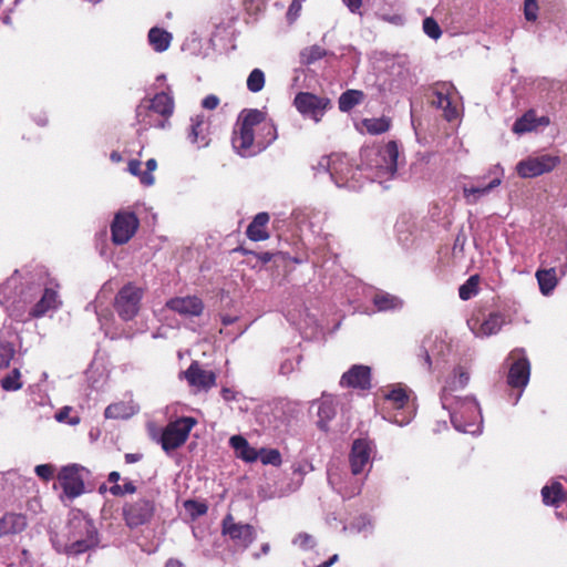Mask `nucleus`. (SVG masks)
<instances>
[{
    "label": "nucleus",
    "instance_id": "f257e3e1",
    "mask_svg": "<svg viewBox=\"0 0 567 567\" xmlns=\"http://www.w3.org/2000/svg\"><path fill=\"white\" fill-rule=\"evenodd\" d=\"M277 138L272 123L265 121V113L257 110H244L233 132L231 144L241 156H254Z\"/></svg>",
    "mask_w": 567,
    "mask_h": 567
},
{
    "label": "nucleus",
    "instance_id": "f03ea898",
    "mask_svg": "<svg viewBox=\"0 0 567 567\" xmlns=\"http://www.w3.org/2000/svg\"><path fill=\"white\" fill-rule=\"evenodd\" d=\"M173 112L174 99L171 87L167 86L152 99L144 97L136 106L135 117L142 131L151 127L165 128Z\"/></svg>",
    "mask_w": 567,
    "mask_h": 567
},
{
    "label": "nucleus",
    "instance_id": "7ed1b4c3",
    "mask_svg": "<svg viewBox=\"0 0 567 567\" xmlns=\"http://www.w3.org/2000/svg\"><path fill=\"white\" fill-rule=\"evenodd\" d=\"M68 539L66 551L69 554L79 555L99 544V533L95 528L93 520L87 517L83 512L76 511L72 513L68 523Z\"/></svg>",
    "mask_w": 567,
    "mask_h": 567
},
{
    "label": "nucleus",
    "instance_id": "20e7f679",
    "mask_svg": "<svg viewBox=\"0 0 567 567\" xmlns=\"http://www.w3.org/2000/svg\"><path fill=\"white\" fill-rule=\"evenodd\" d=\"M452 406L443 408L450 413V419L458 432L474 433V427L481 419V409L474 396H460L451 403Z\"/></svg>",
    "mask_w": 567,
    "mask_h": 567
},
{
    "label": "nucleus",
    "instance_id": "39448f33",
    "mask_svg": "<svg viewBox=\"0 0 567 567\" xmlns=\"http://www.w3.org/2000/svg\"><path fill=\"white\" fill-rule=\"evenodd\" d=\"M365 156H373L369 166L374 169L373 177L380 179V183L382 178H391L396 173L399 150L395 142L391 141L379 150L367 151Z\"/></svg>",
    "mask_w": 567,
    "mask_h": 567
},
{
    "label": "nucleus",
    "instance_id": "423d86ee",
    "mask_svg": "<svg viewBox=\"0 0 567 567\" xmlns=\"http://www.w3.org/2000/svg\"><path fill=\"white\" fill-rule=\"evenodd\" d=\"M197 421L192 416H183L167 424L161 436L162 449L169 453L182 446Z\"/></svg>",
    "mask_w": 567,
    "mask_h": 567
},
{
    "label": "nucleus",
    "instance_id": "0eeeda50",
    "mask_svg": "<svg viewBox=\"0 0 567 567\" xmlns=\"http://www.w3.org/2000/svg\"><path fill=\"white\" fill-rule=\"evenodd\" d=\"M143 290L133 285L127 284L117 292L114 300V308L121 319L132 320L140 311Z\"/></svg>",
    "mask_w": 567,
    "mask_h": 567
},
{
    "label": "nucleus",
    "instance_id": "6e6552de",
    "mask_svg": "<svg viewBox=\"0 0 567 567\" xmlns=\"http://www.w3.org/2000/svg\"><path fill=\"white\" fill-rule=\"evenodd\" d=\"M155 511L156 506L152 497H141L134 502L126 503L123 507V515L126 525L130 528H136L150 523Z\"/></svg>",
    "mask_w": 567,
    "mask_h": 567
},
{
    "label": "nucleus",
    "instance_id": "1a4fd4ad",
    "mask_svg": "<svg viewBox=\"0 0 567 567\" xmlns=\"http://www.w3.org/2000/svg\"><path fill=\"white\" fill-rule=\"evenodd\" d=\"M507 360L511 362L507 383L512 388L523 390L527 385L530 375V364L525 350L520 348L513 350Z\"/></svg>",
    "mask_w": 567,
    "mask_h": 567
},
{
    "label": "nucleus",
    "instance_id": "9d476101",
    "mask_svg": "<svg viewBox=\"0 0 567 567\" xmlns=\"http://www.w3.org/2000/svg\"><path fill=\"white\" fill-rule=\"evenodd\" d=\"M223 535L228 536L234 546L245 550L255 540L256 533L251 525L236 523L234 517L228 514L223 519Z\"/></svg>",
    "mask_w": 567,
    "mask_h": 567
},
{
    "label": "nucleus",
    "instance_id": "9b49d317",
    "mask_svg": "<svg viewBox=\"0 0 567 567\" xmlns=\"http://www.w3.org/2000/svg\"><path fill=\"white\" fill-rule=\"evenodd\" d=\"M293 105L303 116L311 117L318 123L330 105V100L309 92H299L295 96Z\"/></svg>",
    "mask_w": 567,
    "mask_h": 567
},
{
    "label": "nucleus",
    "instance_id": "f8f14e48",
    "mask_svg": "<svg viewBox=\"0 0 567 567\" xmlns=\"http://www.w3.org/2000/svg\"><path fill=\"white\" fill-rule=\"evenodd\" d=\"M140 221L132 212H118L111 225L112 241L115 245L126 244L136 233Z\"/></svg>",
    "mask_w": 567,
    "mask_h": 567
},
{
    "label": "nucleus",
    "instance_id": "ddd939ff",
    "mask_svg": "<svg viewBox=\"0 0 567 567\" xmlns=\"http://www.w3.org/2000/svg\"><path fill=\"white\" fill-rule=\"evenodd\" d=\"M470 381V372L462 365H457L453 369L452 373L445 379V383L441 391V404L442 408L452 406V402L460 398L455 393L463 390Z\"/></svg>",
    "mask_w": 567,
    "mask_h": 567
},
{
    "label": "nucleus",
    "instance_id": "4468645a",
    "mask_svg": "<svg viewBox=\"0 0 567 567\" xmlns=\"http://www.w3.org/2000/svg\"><path fill=\"white\" fill-rule=\"evenodd\" d=\"M85 468L78 464H70L61 468L58 480L69 498H75L84 492Z\"/></svg>",
    "mask_w": 567,
    "mask_h": 567
},
{
    "label": "nucleus",
    "instance_id": "2eb2a0df",
    "mask_svg": "<svg viewBox=\"0 0 567 567\" xmlns=\"http://www.w3.org/2000/svg\"><path fill=\"white\" fill-rule=\"evenodd\" d=\"M506 323V316L502 312H491L483 321L472 317L467 319V327L477 338H486L496 334Z\"/></svg>",
    "mask_w": 567,
    "mask_h": 567
},
{
    "label": "nucleus",
    "instance_id": "dca6fc26",
    "mask_svg": "<svg viewBox=\"0 0 567 567\" xmlns=\"http://www.w3.org/2000/svg\"><path fill=\"white\" fill-rule=\"evenodd\" d=\"M558 163V158L550 155H542L528 158L517 164L516 169L520 177L530 178L550 172Z\"/></svg>",
    "mask_w": 567,
    "mask_h": 567
},
{
    "label": "nucleus",
    "instance_id": "f3484780",
    "mask_svg": "<svg viewBox=\"0 0 567 567\" xmlns=\"http://www.w3.org/2000/svg\"><path fill=\"white\" fill-rule=\"evenodd\" d=\"M373 445L364 439L355 440L349 455L350 467L353 475L364 472L367 466H371V454Z\"/></svg>",
    "mask_w": 567,
    "mask_h": 567
},
{
    "label": "nucleus",
    "instance_id": "a211bd4d",
    "mask_svg": "<svg viewBox=\"0 0 567 567\" xmlns=\"http://www.w3.org/2000/svg\"><path fill=\"white\" fill-rule=\"evenodd\" d=\"M184 375L189 385L199 391L207 392L216 385V373L204 369L197 361L190 363Z\"/></svg>",
    "mask_w": 567,
    "mask_h": 567
},
{
    "label": "nucleus",
    "instance_id": "6ab92c4d",
    "mask_svg": "<svg viewBox=\"0 0 567 567\" xmlns=\"http://www.w3.org/2000/svg\"><path fill=\"white\" fill-rule=\"evenodd\" d=\"M61 305L58 291L53 287L45 286L40 300L31 308L28 318L16 316L19 321H25L31 318H41L51 310H56Z\"/></svg>",
    "mask_w": 567,
    "mask_h": 567
},
{
    "label": "nucleus",
    "instance_id": "aec40b11",
    "mask_svg": "<svg viewBox=\"0 0 567 567\" xmlns=\"http://www.w3.org/2000/svg\"><path fill=\"white\" fill-rule=\"evenodd\" d=\"M454 86L451 83L436 84L433 89L431 104L444 111L447 121H453L457 116L456 109L452 105V93Z\"/></svg>",
    "mask_w": 567,
    "mask_h": 567
},
{
    "label": "nucleus",
    "instance_id": "412c9836",
    "mask_svg": "<svg viewBox=\"0 0 567 567\" xmlns=\"http://www.w3.org/2000/svg\"><path fill=\"white\" fill-rule=\"evenodd\" d=\"M357 168H353L347 155L332 154L330 177L337 186H348Z\"/></svg>",
    "mask_w": 567,
    "mask_h": 567
},
{
    "label": "nucleus",
    "instance_id": "4be33fe9",
    "mask_svg": "<svg viewBox=\"0 0 567 567\" xmlns=\"http://www.w3.org/2000/svg\"><path fill=\"white\" fill-rule=\"evenodd\" d=\"M166 307L186 317H197L204 310L203 301L196 296L172 298L166 302Z\"/></svg>",
    "mask_w": 567,
    "mask_h": 567
},
{
    "label": "nucleus",
    "instance_id": "5701e85b",
    "mask_svg": "<svg viewBox=\"0 0 567 567\" xmlns=\"http://www.w3.org/2000/svg\"><path fill=\"white\" fill-rule=\"evenodd\" d=\"M341 385L354 389L368 390L371 388V370L368 365L354 364L343 373L340 380Z\"/></svg>",
    "mask_w": 567,
    "mask_h": 567
},
{
    "label": "nucleus",
    "instance_id": "b1692460",
    "mask_svg": "<svg viewBox=\"0 0 567 567\" xmlns=\"http://www.w3.org/2000/svg\"><path fill=\"white\" fill-rule=\"evenodd\" d=\"M481 177L477 178L478 184L476 186L466 185L463 187V195L467 204H476L481 197L488 195L492 189L502 183L499 176L494 177L487 184L481 183Z\"/></svg>",
    "mask_w": 567,
    "mask_h": 567
},
{
    "label": "nucleus",
    "instance_id": "393cba45",
    "mask_svg": "<svg viewBox=\"0 0 567 567\" xmlns=\"http://www.w3.org/2000/svg\"><path fill=\"white\" fill-rule=\"evenodd\" d=\"M372 303L378 311H396L403 308L404 301L395 296L383 290H378L372 297Z\"/></svg>",
    "mask_w": 567,
    "mask_h": 567
},
{
    "label": "nucleus",
    "instance_id": "a878e982",
    "mask_svg": "<svg viewBox=\"0 0 567 567\" xmlns=\"http://www.w3.org/2000/svg\"><path fill=\"white\" fill-rule=\"evenodd\" d=\"M229 444L234 449L237 457L247 463H252L259 458V452L250 446L248 441L241 435H233L229 439Z\"/></svg>",
    "mask_w": 567,
    "mask_h": 567
},
{
    "label": "nucleus",
    "instance_id": "bb28decb",
    "mask_svg": "<svg viewBox=\"0 0 567 567\" xmlns=\"http://www.w3.org/2000/svg\"><path fill=\"white\" fill-rule=\"evenodd\" d=\"M27 527V518L22 514L8 513L0 518V538L18 534Z\"/></svg>",
    "mask_w": 567,
    "mask_h": 567
},
{
    "label": "nucleus",
    "instance_id": "cd10ccee",
    "mask_svg": "<svg viewBox=\"0 0 567 567\" xmlns=\"http://www.w3.org/2000/svg\"><path fill=\"white\" fill-rule=\"evenodd\" d=\"M192 124L188 133V140L198 147H205L209 144L206 135L207 124L203 114L190 118Z\"/></svg>",
    "mask_w": 567,
    "mask_h": 567
},
{
    "label": "nucleus",
    "instance_id": "c85d7f7f",
    "mask_svg": "<svg viewBox=\"0 0 567 567\" xmlns=\"http://www.w3.org/2000/svg\"><path fill=\"white\" fill-rule=\"evenodd\" d=\"M269 223L268 213L257 214L252 221L248 225L246 234L249 239L254 241L266 240L269 238V234L266 230V226Z\"/></svg>",
    "mask_w": 567,
    "mask_h": 567
},
{
    "label": "nucleus",
    "instance_id": "c756f323",
    "mask_svg": "<svg viewBox=\"0 0 567 567\" xmlns=\"http://www.w3.org/2000/svg\"><path fill=\"white\" fill-rule=\"evenodd\" d=\"M337 409L331 395L323 394L318 406V426L327 431L328 423L336 416Z\"/></svg>",
    "mask_w": 567,
    "mask_h": 567
},
{
    "label": "nucleus",
    "instance_id": "7c9ffc66",
    "mask_svg": "<svg viewBox=\"0 0 567 567\" xmlns=\"http://www.w3.org/2000/svg\"><path fill=\"white\" fill-rule=\"evenodd\" d=\"M536 278L539 285V290L543 295L548 296L553 292L558 284L557 271L555 267L548 269H538Z\"/></svg>",
    "mask_w": 567,
    "mask_h": 567
},
{
    "label": "nucleus",
    "instance_id": "2f4dec72",
    "mask_svg": "<svg viewBox=\"0 0 567 567\" xmlns=\"http://www.w3.org/2000/svg\"><path fill=\"white\" fill-rule=\"evenodd\" d=\"M148 40L156 51L163 52L169 47L172 35L159 28H152L148 32Z\"/></svg>",
    "mask_w": 567,
    "mask_h": 567
},
{
    "label": "nucleus",
    "instance_id": "473e14b6",
    "mask_svg": "<svg viewBox=\"0 0 567 567\" xmlns=\"http://www.w3.org/2000/svg\"><path fill=\"white\" fill-rule=\"evenodd\" d=\"M364 94L359 90H347L339 97V109L349 112L363 101Z\"/></svg>",
    "mask_w": 567,
    "mask_h": 567
},
{
    "label": "nucleus",
    "instance_id": "72a5a7b5",
    "mask_svg": "<svg viewBox=\"0 0 567 567\" xmlns=\"http://www.w3.org/2000/svg\"><path fill=\"white\" fill-rule=\"evenodd\" d=\"M135 413L136 410L134 409V406L125 402L110 404L104 411V415L106 419H127L134 415Z\"/></svg>",
    "mask_w": 567,
    "mask_h": 567
},
{
    "label": "nucleus",
    "instance_id": "f704fd0d",
    "mask_svg": "<svg viewBox=\"0 0 567 567\" xmlns=\"http://www.w3.org/2000/svg\"><path fill=\"white\" fill-rule=\"evenodd\" d=\"M537 127V117L534 111L526 112L522 117L516 120L513 131L517 134L529 132Z\"/></svg>",
    "mask_w": 567,
    "mask_h": 567
},
{
    "label": "nucleus",
    "instance_id": "c9c22d12",
    "mask_svg": "<svg viewBox=\"0 0 567 567\" xmlns=\"http://www.w3.org/2000/svg\"><path fill=\"white\" fill-rule=\"evenodd\" d=\"M328 54V51L320 45H311L305 48L300 53L301 63L306 65H310L316 61L324 58Z\"/></svg>",
    "mask_w": 567,
    "mask_h": 567
},
{
    "label": "nucleus",
    "instance_id": "e433bc0d",
    "mask_svg": "<svg viewBox=\"0 0 567 567\" xmlns=\"http://www.w3.org/2000/svg\"><path fill=\"white\" fill-rule=\"evenodd\" d=\"M543 502L546 505H556L561 501L563 486L560 483H554L551 486H544L542 488Z\"/></svg>",
    "mask_w": 567,
    "mask_h": 567
},
{
    "label": "nucleus",
    "instance_id": "4c0bfd02",
    "mask_svg": "<svg viewBox=\"0 0 567 567\" xmlns=\"http://www.w3.org/2000/svg\"><path fill=\"white\" fill-rule=\"evenodd\" d=\"M265 73L260 69H254L247 78V89L252 93L260 92L265 86Z\"/></svg>",
    "mask_w": 567,
    "mask_h": 567
},
{
    "label": "nucleus",
    "instance_id": "58836bf2",
    "mask_svg": "<svg viewBox=\"0 0 567 567\" xmlns=\"http://www.w3.org/2000/svg\"><path fill=\"white\" fill-rule=\"evenodd\" d=\"M184 508L192 519H196L207 513V505L203 502L188 499L184 502Z\"/></svg>",
    "mask_w": 567,
    "mask_h": 567
},
{
    "label": "nucleus",
    "instance_id": "ea45409f",
    "mask_svg": "<svg viewBox=\"0 0 567 567\" xmlns=\"http://www.w3.org/2000/svg\"><path fill=\"white\" fill-rule=\"evenodd\" d=\"M367 131L371 134H381L389 130L390 122L386 118H368L363 122Z\"/></svg>",
    "mask_w": 567,
    "mask_h": 567
},
{
    "label": "nucleus",
    "instance_id": "a19ab883",
    "mask_svg": "<svg viewBox=\"0 0 567 567\" xmlns=\"http://www.w3.org/2000/svg\"><path fill=\"white\" fill-rule=\"evenodd\" d=\"M477 276H471L458 289V296L462 300H468L477 293Z\"/></svg>",
    "mask_w": 567,
    "mask_h": 567
},
{
    "label": "nucleus",
    "instance_id": "79ce46f5",
    "mask_svg": "<svg viewBox=\"0 0 567 567\" xmlns=\"http://www.w3.org/2000/svg\"><path fill=\"white\" fill-rule=\"evenodd\" d=\"M261 463L265 465L279 466L281 464V454L276 449H261L258 451Z\"/></svg>",
    "mask_w": 567,
    "mask_h": 567
},
{
    "label": "nucleus",
    "instance_id": "37998d69",
    "mask_svg": "<svg viewBox=\"0 0 567 567\" xmlns=\"http://www.w3.org/2000/svg\"><path fill=\"white\" fill-rule=\"evenodd\" d=\"M14 346L9 341L0 342V368H8L14 357Z\"/></svg>",
    "mask_w": 567,
    "mask_h": 567
},
{
    "label": "nucleus",
    "instance_id": "c03bdc74",
    "mask_svg": "<svg viewBox=\"0 0 567 567\" xmlns=\"http://www.w3.org/2000/svg\"><path fill=\"white\" fill-rule=\"evenodd\" d=\"M20 371L19 369H13L11 374L7 375L1 381V386L7 391H16L21 389L22 383L19 382Z\"/></svg>",
    "mask_w": 567,
    "mask_h": 567
},
{
    "label": "nucleus",
    "instance_id": "a18cd8bd",
    "mask_svg": "<svg viewBox=\"0 0 567 567\" xmlns=\"http://www.w3.org/2000/svg\"><path fill=\"white\" fill-rule=\"evenodd\" d=\"M292 544L299 546L302 550H309L317 545V542L312 535L308 533H299L293 538Z\"/></svg>",
    "mask_w": 567,
    "mask_h": 567
},
{
    "label": "nucleus",
    "instance_id": "49530a36",
    "mask_svg": "<svg viewBox=\"0 0 567 567\" xmlns=\"http://www.w3.org/2000/svg\"><path fill=\"white\" fill-rule=\"evenodd\" d=\"M423 30L431 39H439L442 34L441 28L433 18H425L423 20Z\"/></svg>",
    "mask_w": 567,
    "mask_h": 567
},
{
    "label": "nucleus",
    "instance_id": "de8ad7c7",
    "mask_svg": "<svg viewBox=\"0 0 567 567\" xmlns=\"http://www.w3.org/2000/svg\"><path fill=\"white\" fill-rule=\"evenodd\" d=\"M385 399L392 401L398 409L404 406L408 402V394L403 389H393L388 394H385Z\"/></svg>",
    "mask_w": 567,
    "mask_h": 567
},
{
    "label": "nucleus",
    "instance_id": "09e8293b",
    "mask_svg": "<svg viewBox=\"0 0 567 567\" xmlns=\"http://www.w3.org/2000/svg\"><path fill=\"white\" fill-rule=\"evenodd\" d=\"M110 492L114 496H124L125 494H133L136 492V486L132 481L125 480L124 484H114L111 486Z\"/></svg>",
    "mask_w": 567,
    "mask_h": 567
},
{
    "label": "nucleus",
    "instance_id": "8fccbe9b",
    "mask_svg": "<svg viewBox=\"0 0 567 567\" xmlns=\"http://www.w3.org/2000/svg\"><path fill=\"white\" fill-rule=\"evenodd\" d=\"M157 167V162L154 158H150L146 162V171L141 175V183L145 186H152L155 182L153 172Z\"/></svg>",
    "mask_w": 567,
    "mask_h": 567
},
{
    "label": "nucleus",
    "instance_id": "3c124183",
    "mask_svg": "<svg viewBox=\"0 0 567 567\" xmlns=\"http://www.w3.org/2000/svg\"><path fill=\"white\" fill-rule=\"evenodd\" d=\"M537 0H524V14L528 21H535L537 19Z\"/></svg>",
    "mask_w": 567,
    "mask_h": 567
},
{
    "label": "nucleus",
    "instance_id": "603ef678",
    "mask_svg": "<svg viewBox=\"0 0 567 567\" xmlns=\"http://www.w3.org/2000/svg\"><path fill=\"white\" fill-rule=\"evenodd\" d=\"M34 472L39 477L43 478L44 481H49L53 477L54 466L51 464L37 465Z\"/></svg>",
    "mask_w": 567,
    "mask_h": 567
},
{
    "label": "nucleus",
    "instance_id": "864d4df0",
    "mask_svg": "<svg viewBox=\"0 0 567 567\" xmlns=\"http://www.w3.org/2000/svg\"><path fill=\"white\" fill-rule=\"evenodd\" d=\"M370 526H371V523H370L369 518L365 516H361L357 520L351 523L349 527L346 526L344 529H350L355 533H361Z\"/></svg>",
    "mask_w": 567,
    "mask_h": 567
},
{
    "label": "nucleus",
    "instance_id": "5fc2aeb1",
    "mask_svg": "<svg viewBox=\"0 0 567 567\" xmlns=\"http://www.w3.org/2000/svg\"><path fill=\"white\" fill-rule=\"evenodd\" d=\"M331 162H332V155L330 156H322L316 165H313V169L317 173H329L331 171Z\"/></svg>",
    "mask_w": 567,
    "mask_h": 567
},
{
    "label": "nucleus",
    "instance_id": "6e6d98bb",
    "mask_svg": "<svg viewBox=\"0 0 567 567\" xmlns=\"http://www.w3.org/2000/svg\"><path fill=\"white\" fill-rule=\"evenodd\" d=\"M300 10H301L300 0H292V2L290 3V6L288 8V11H287V19L290 22H293L298 18Z\"/></svg>",
    "mask_w": 567,
    "mask_h": 567
},
{
    "label": "nucleus",
    "instance_id": "4d7b16f0",
    "mask_svg": "<svg viewBox=\"0 0 567 567\" xmlns=\"http://www.w3.org/2000/svg\"><path fill=\"white\" fill-rule=\"evenodd\" d=\"M420 358H422L423 360V364L424 367H426L427 370H431L432 368V353L430 352V350L422 346L421 347V350H420V354H419Z\"/></svg>",
    "mask_w": 567,
    "mask_h": 567
},
{
    "label": "nucleus",
    "instance_id": "13d9d810",
    "mask_svg": "<svg viewBox=\"0 0 567 567\" xmlns=\"http://www.w3.org/2000/svg\"><path fill=\"white\" fill-rule=\"evenodd\" d=\"M295 370V360L293 359H286L284 362H281L279 367V372L282 375H288Z\"/></svg>",
    "mask_w": 567,
    "mask_h": 567
},
{
    "label": "nucleus",
    "instance_id": "bf43d9fd",
    "mask_svg": "<svg viewBox=\"0 0 567 567\" xmlns=\"http://www.w3.org/2000/svg\"><path fill=\"white\" fill-rule=\"evenodd\" d=\"M218 104H219V99L213 94L207 95L202 102L203 107H205L207 110H214L218 106Z\"/></svg>",
    "mask_w": 567,
    "mask_h": 567
},
{
    "label": "nucleus",
    "instance_id": "052dcab7",
    "mask_svg": "<svg viewBox=\"0 0 567 567\" xmlns=\"http://www.w3.org/2000/svg\"><path fill=\"white\" fill-rule=\"evenodd\" d=\"M141 162L138 159H132L128 162V172L141 178L143 172L141 171Z\"/></svg>",
    "mask_w": 567,
    "mask_h": 567
},
{
    "label": "nucleus",
    "instance_id": "680f3d73",
    "mask_svg": "<svg viewBox=\"0 0 567 567\" xmlns=\"http://www.w3.org/2000/svg\"><path fill=\"white\" fill-rule=\"evenodd\" d=\"M220 394L226 402L235 401L238 396V392L229 388H223Z\"/></svg>",
    "mask_w": 567,
    "mask_h": 567
},
{
    "label": "nucleus",
    "instance_id": "e2e57ef3",
    "mask_svg": "<svg viewBox=\"0 0 567 567\" xmlns=\"http://www.w3.org/2000/svg\"><path fill=\"white\" fill-rule=\"evenodd\" d=\"M343 3L349 8L352 13L359 11L362 4V0H343Z\"/></svg>",
    "mask_w": 567,
    "mask_h": 567
},
{
    "label": "nucleus",
    "instance_id": "0e129e2a",
    "mask_svg": "<svg viewBox=\"0 0 567 567\" xmlns=\"http://www.w3.org/2000/svg\"><path fill=\"white\" fill-rule=\"evenodd\" d=\"M124 457L127 464H133L141 461L143 455L141 453H126Z\"/></svg>",
    "mask_w": 567,
    "mask_h": 567
},
{
    "label": "nucleus",
    "instance_id": "69168bd1",
    "mask_svg": "<svg viewBox=\"0 0 567 567\" xmlns=\"http://www.w3.org/2000/svg\"><path fill=\"white\" fill-rule=\"evenodd\" d=\"M70 411L71 409L68 406L61 409L55 415L56 420L59 422H64L68 419Z\"/></svg>",
    "mask_w": 567,
    "mask_h": 567
},
{
    "label": "nucleus",
    "instance_id": "338daca9",
    "mask_svg": "<svg viewBox=\"0 0 567 567\" xmlns=\"http://www.w3.org/2000/svg\"><path fill=\"white\" fill-rule=\"evenodd\" d=\"M256 256L262 264H267L272 259L274 255L269 251H262L257 254Z\"/></svg>",
    "mask_w": 567,
    "mask_h": 567
},
{
    "label": "nucleus",
    "instance_id": "774afa93",
    "mask_svg": "<svg viewBox=\"0 0 567 567\" xmlns=\"http://www.w3.org/2000/svg\"><path fill=\"white\" fill-rule=\"evenodd\" d=\"M164 567H185V565L179 560V559H176V558H169L166 563H165V566Z\"/></svg>",
    "mask_w": 567,
    "mask_h": 567
}]
</instances>
